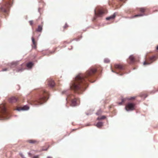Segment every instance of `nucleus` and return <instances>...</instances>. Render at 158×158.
<instances>
[{
	"label": "nucleus",
	"mask_w": 158,
	"mask_h": 158,
	"mask_svg": "<svg viewBox=\"0 0 158 158\" xmlns=\"http://www.w3.org/2000/svg\"><path fill=\"white\" fill-rule=\"evenodd\" d=\"M96 72L95 69H92L88 70L86 74H79L74 79L70 84L71 89L81 93L85 89V86L86 85V80H89Z\"/></svg>",
	"instance_id": "obj_1"
},
{
	"label": "nucleus",
	"mask_w": 158,
	"mask_h": 158,
	"mask_svg": "<svg viewBox=\"0 0 158 158\" xmlns=\"http://www.w3.org/2000/svg\"><path fill=\"white\" fill-rule=\"evenodd\" d=\"M7 114L6 107L4 104L0 105V119H5L8 118L6 116Z\"/></svg>",
	"instance_id": "obj_2"
},
{
	"label": "nucleus",
	"mask_w": 158,
	"mask_h": 158,
	"mask_svg": "<svg viewBox=\"0 0 158 158\" xmlns=\"http://www.w3.org/2000/svg\"><path fill=\"white\" fill-rule=\"evenodd\" d=\"M44 92L46 94V95H44L43 96L40 97L38 99L34 101L35 102H37V103H34L35 105H37L38 104L41 105L43 103L41 102L42 101H45L46 100L48 99L47 95L48 94L45 91H44Z\"/></svg>",
	"instance_id": "obj_3"
},
{
	"label": "nucleus",
	"mask_w": 158,
	"mask_h": 158,
	"mask_svg": "<svg viewBox=\"0 0 158 158\" xmlns=\"http://www.w3.org/2000/svg\"><path fill=\"white\" fill-rule=\"evenodd\" d=\"M10 5H11L10 2H7L6 4L1 7V10L5 13H7Z\"/></svg>",
	"instance_id": "obj_4"
},
{
	"label": "nucleus",
	"mask_w": 158,
	"mask_h": 158,
	"mask_svg": "<svg viewBox=\"0 0 158 158\" xmlns=\"http://www.w3.org/2000/svg\"><path fill=\"white\" fill-rule=\"evenodd\" d=\"M94 14L96 16H101L104 12L99 7L96 8L94 10Z\"/></svg>",
	"instance_id": "obj_5"
},
{
	"label": "nucleus",
	"mask_w": 158,
	"mask_h": 158,
	"mask_svg": "<svg viewBox=\"0 0 158 158\" xmlns=\"http://www.w3.org/2000/svg\"><path fill=\"white\" fill-rule=\"evenodd\" d=\"M134 105L131 103H129L125 107V110L127 111L133 110L134 109Z\"/></svg>",
	"instance_id": "obj_6"
},
{
	"label": "nucleus",
	"mask_w": 158,
	"mask_h": 158,
	"mask_svg": "<svg viewBox=\"0 0 158 158\" xmlns=\"http://www.w3.org/2000/svg\"><path fill=\"white\" fill-rule=\"evenodd\" d=\"M155 56H153L152 57L150 58L148 61V62H146V61H144L143 62V65L149 64H151L153 62V61L155 60Z\"/></svg>",
	"instance_id": "obj_7"
},
{
	"label": "nucleus",
	"mask_w": 158,
	"mask_h": 158,
	"mask_svg": "<svg viewBox=\"0 0 158 158\" xmlns=\"http://www.w3.org/2000/svg\"><path fill=\"white\" fill-rule=\"evenodd\" d=\"M18 61L13 62L11 63H9L7 65L10 66V68L15 67L18 64Z\"/></svg>",
	"instance_id": "obj_8"
},
{
	"label": "nucleus",
	"mask_w": 158,
	"mask_h": 158,
	"mask_svg": "<svg viewBox=\"0 0 158 158\" xmlns=\"http://www.w3.org/2000/svg\"><path fill=\"white\" fill-rule=\"evenodd\" d=\"M78 99H74L72 100L71 102V106H75L78 105Z\"/></svg>",
	"instance_id": "obj_9"
},
{
	"label": "nucleus",
	"mask_w": 158,
	"mask_h": 158,
	"mask_svg": "<svg viewBox=\"0 0 158 158\" xmlns=\"http://www.w3.org/2000/svg\"><path fill=\"white\" fill-rule=\"evenodd\" d=\"M29 109V107L27 105L24 106L23 107L21 108H18L17 110L19 111L21 110H27Z\"/></svg>",
	"instance_id": "obj_10"
},
{
	"label": "nucleus",
	"mask_w": 158,
	"mask_h": 158,
	"mask_svg": "<svg viewBox=\"0 0 158 158\" xmlns=\"http://www.w3.org/2000/svg\"><path fill=\"white\" fill-rule=\"evenodd\" d=\"M115 68L116 69H118L119 70H123V68L121 65L118 64H116L115 65Z\"/></svg>",
	"instance_id": "obj_11"
},
{
	"label": "nucleus",
	"mask_w": 158,
	"mask_h": 158,
	"mask_svg": "<svg viewBox=\"0 0 158 158\" xmlns=\"http://www.w3.org/2000/svg\"><path fill=\"white\" fill-rule=\"evenodd\" d=\"M55 84V83L53 80H50L48 81V85L51 87H53L54 86Z\"/></svg>",
	"instance_id": "obj_12"
},
{
	"label": "nucleus",
	"mask_w": 158,
	"mask_h": 158,
	"mask_svg": "<svg viewBox=\"0 0 158 158\" xmlns=\"http://www.w3.org/2000/svg\"><path fill=\"white\" fill-rule=\"evenodd\" d=\"M17 100V99L15 97H13L9 99V101L10 102L13 103L16 102Z\"/></svg>",
	"instance_id": "obj_13"
},
{
	"label": "nucleus",
	"mask_w": 158,
	"mask_h": 158,
	"mask_svg": "<svg viewBox=\"0 0 158 158\" xmlns=\"http://www.w3.org/2000/svg\"><path fill=\"white\" fill-rule=\"evenodd\" d=\"M116 16L115 13H114L113 15L108 17L106 18V20H109L111 19H114Z\"/></svg>",
	"instance_id": "obj_14"
},
{
	"label": "nucleus",
	"mask_w": 158,
	"mask_h": 158,
	"mask_svg": "<svg viewBox=\"0 0 158 158\" xmlns=\"http://www.w3.org/2000/svg\"><path fill=\"white\" fill-rule=\"evenodd\" d=\"M33 65V63L32 62H29L27 64V67L29 69H31Z\"/></svg>",
	"instance_id": "obj_15"
},
{
	"label": "nucleus",
	"mask_w": 158,
	"mask_h": 158,
	"mask_svg": "<svg viewBox=\"0 0 158 158\" xmlns=\"http://www.w3.org/2000/svg\"><path fill=\"white\" fill-rule=\"evenodd\" d=\"M103 123L102 122H98L97 123L96 126L98 128L101 127L103 125Z\"/></svg>",
	"instance_id": "obj_16"
},
{
	"label": "nucleus",
	"mask_w": 158,
	"mask_h": 158,
	"mask_svg": "<svg viewBox=\"0 0 158 158\" xmlns=\"http://www.w3.org/2000/svg\"><path fill=\"white\" fill-rule=\"evenodd\" d=\"M42 29V26L39 25L38 26V28L36 30V31L38 32H41Z\"/></svg>",
	"instance_id": "obj_17"
},
{
	"label": "nucleus",
	"mask_w": 158,
	"mask_h": 158,
	"mask_svg": "<svg viewBox=\"0 0 158 158\" xmlns=\"http://www.w3.org/2000/svg\"><path fill=\"white\" fill-rule=\"evenodd\" d=\"M140 96L141 97L144 98H145L148 96V95L145 94L141 93L140 94Z\"/></svg>",
	"instance_id": "obj_18"
},
{
	"label": "nucleus",
	"mask_w": 158,
	"mask_h": 158,
	"mask_svg": "<svg viewBox=\"0 0 158 158\" xmlns=\"http://www.w3.org/2000/svg\"><path fill=\"white\" fill-rule=\"evenodd\" d=\"M129 59L130 60L131 62H133L134 60V58L132 55H131L129 57Z\"/></svg>",
	"instance_id": "obj_19"
},
{
	"label": "nucleus",
	"mask_w": 158,
	"mask_h": 158,
	"mask_svg": "<svg viewBox=\"0 0 158 158\" xmlns=\"http://www.w3.org/2000/svg\"><path fill=\"white\" fill-rule=\"evenodd\" d=\"M28 142L30 143H35L37 142V141L35 140H30L28 141Z\"/></svg>",
	"instance_id": "obj_20"
},
{
	"label": "nucleus",
	"mask_w": 158,
	"mask_h": 158,
	"mask_svg": "<svg viewBox=\"0 0 158 158\" xmlns=\"http://www.w3.org/2000/svg\"><path fill=\"white\" fill-rule=\"evenodd\" d=\"M106 118V117L105 116H102L100 117H98L97 119L98 120H100L102 119H103Z\"/></svg>",
	"instance_id": "obj_21"
},
{
	"label": "nucleus",
	"mask_w": 158,
	"mask_h": 158,
	"mask_svg": "<svg viewBox=\"0 0 158 158\" xmlns=\"http://www.w3.org/2000/svg\"><path fill=\"white\" fill-rule=\"evenodd\" d=\"M24 69L23 68H18L16 69V72H21L23 71L24 70Z\"/></svg>",
	"instance_id": "obj_22"
},
{
	"label": "nucleus",
	"mask_w": 158,
	"mask_h": 158,
	"mask_svg": "<svg viewBox=\"0 0 158 158\" xmlns=\"http://www.w3.org/2000/svg\"><path fill=\"white\" fill-rule=\"evenodd\" d=\"M126 99V98H122V102H120L118 103V104L119 105H122V103L124 102V101Z\"/></svg>",
	"instance_id": "obj_23"
},
{
	"label": "nucleus",
	"mask_w": 158,
	"mask_h": 158,
	"mask_svg": "<svg viewBox=\"0 0 158 158\" xmlns=\"http://www.w3.org/2000/svg\"><path fill=\"white\" fill-rule=\"evenodd\" d=\"M110 62V60L109 59L105 58L104 60V62L105 63H108Z\"/></svg>",
	"instance_id": "obj_24"
},
{
	"label": "nucleus",
	"mask_w": 158,
	"mask_h": 158,
	"mask_svg": "<svg viewBox=\"0 0 158 158\" xmlns=\"http://www.w3.org/2000/svg\"><path fill=\"white\" fill-rule=\"evenodd\" d=\"M32 43L34 45L35 47H35V42L34 39L33 37H32Z\"/></svg>",
	"instance_id": "obj_25"
},
{
	"label": "nucleus",
	"mask_w": 158,
	"mask_h": 158,
	"mask_svg": "<svg viewBox=\"0 0 158 158\" xmlns=\"http://www.w3.org/2000/svg\"><path fill=\"white\" fill-rule=\"evenodd\" d=\"M144 15V14H139L135 15L134 17H137L138 16H143Z\"/></svg>",
	"instance_id": "obj_26"
},
{
	"label": "nucleus",
	"mask_w": 158,
	"mask_h": 158,
	"mask_svg": "<svg viewBox=\"0 0 158 158\" xmlns=\"http://www.w3.org/2000/svg\"><path fill=\"white\" fill-rule=\"evenodd\" d=\"M68 91L67 90H64V91H63L62 92V94H67V92Z\"/></svg>",
	"instance_id": "obj_27"
},
{
	"label": "nucleus",
	"mask_w": 158,
	"mask_h": 158,
	"mask_svg": "<svg viewBox=\"0 0 158 158\" xmlns=\"http://www.w3.org/2000/svg\"><path fill=\"white\" fill-rule=\"evenodd\" d=\"M19 155L21 156L22 157V158H26L25 156L23 155V154L22 153H20Z\"/></svg>",
	"instance_id": "obj_28"
},
{
	"label": "nucleus",
	"mask_w": 158,
	"mask_h": 158,
	"mask_svg": "<svg viewBox=\"0 0 158 158\" xmlns=\"http://www.w3.org/2000/svg\"><path fill=\"white\" fill-rule=\"evenodd\" d=\"M145 9L143 8H141L140 9V10L141 12H143L145 11Z\"/></svg>",
	"instance_id": "obj_29"
},
{
	"label": "nucleus",
	"mask_w": 158,
	"mask_h": 158,
	"mask_svg": "<svg viewBox=\"0 0 158 158\" xmlns=\"http://www.w3.org/2000/svg\"><path fill=\"white\" fill-rule=\"evenodd\" d=\"M135 98V97H131L130 98H127V99H128L129 100H131L134 99Z\"/></svg>",
	"instance_id": "obj_30"
},
{
	"label": "nucleus",
	"mask_w": 158,
	"mask_h": 158,
	"mask_svg": "<svg viewBox=\"0 0 158 158\" xmlns=\"http://www.w3.org/2000/svg\"><path fill=\"white\" fill-rule=\"evenodd\" d=\"M7 70H8V69L7 68H5V69H3L2 70V71L4 72V71H7Z\"/></svg>",
	"instance_id": "obj_31"
},
{
	"label": "nucleus",
	"mask_w": 158,
	"mask_h": 158,
	"mask_svg": "<svg viewBox=\"0 0 158 158\" xmlns=\"http://www.w3.org/2000/svg\"><path fill=\"white\" fill-rule=\"evenodd\" d=\"M39 158V155H37L36 156H33V157H32V158Z\"/></svg>",
	"instance_id": "obj_32"
},
{
	"label": "nucleus",
	"mask_w": 158,
	"mask_h": 158,
	"mask_svg": "<svg viewBox=\"0 0 158 158\" xmlns=\"http://www.w3.org/2000/svg\"><path fill=\"white\" fill-rule=\"evenodd\" d=\"M29 23L31 25H32L33 23V21L32 20H30L29 21Z\"/></svg>",
	"instance_id": "obj_33"
},
{
	"label": "nucleus",
	"mask_w": 158,
	"mask_h": 158,
	"mask_svg": "<svg viewBox=\"0 0 158 158\" xmlns=\"http://www.w3.org/2000/svg\"><path fill=\"white\" fill-rule=\"evenodd\" d=\"M111 71L112 72H113V73H115L116 74H118V73L117 72H115V71H114L112 69L111 70Z\"/></svg>",
	"instance_id": "obj_34"
},
{
	"label": "nucleus",
	"mask_w": 158,
	"mask_h": 158,
	"mask_svg": "<svg viewBox=\"0 0 158 158\" xmlns=\"http://www.w3.org/2000/svg\"><path fill=\"white\" fill-rule=\"evenodd\" d=\"M101 112V110H99V111H98V112L97 113H96V114L97 115H98V114H99V112Z\"/></svg>",
	"instance_id": "obj_35"
},
{
	"label": "nucleus",
	"mask_w": 158,
	"mask_h": 158,
	"mask_svg": "<svg viewBox=\"0 0 158 158\" xmlns=\"http://www.w3.org/2000/svg\"><path fill=\"white\" fill-rule=\"evenodd\" d=\"M28 155L29 156H31V154L30 152L28 153Z\"/></svg>",
	"instance_id": "obj_36"
},
{
	"label": "nucleus",
	"mask_w": 158,
	"mask_h": 158,
	"mask_svg": "<svg viewBox=\"0 0 158 158\" xmlns=\"http://www.w3.org/2000/svg\"><path fill=\"white\" fill-rule=\"evenodd\" d=\"M67 26V24H65V26H64V28H66Z\"/></svg>",
	"instance_id": "obj_37"
},
{
	"label": "nucleus",
	"mask_w": 158,
	"mask_h": 158,
	"mask_svg": "<svg viewBox=\"0 0 158 158\" xmlns=\"http://www.w3.org/2000/svg\"><path fill=\"white\" fill-rule=\"evenodd\" d=\"M48 150V148H46L45 149H43L42 150L43 151H47Z\"/></svg>",
	"instance_id": "obj_38"
},
{
	"label": "nucleus",
	"mask_w": 158,
	"mask_h": 158,
	"mask_svg": "<svg viewBox=\"0 0 158 158\" xmlns=\"http://www.w3.org/2000/svg\"><path fill=\"white\" fill-rule=\"evenodd\" d=\"M47 158H52V157L50 156H48Z\"/></svg>",
	"instance_id": "obj_39"
},
{
	"label": "nucleus",
	"mask_w": 158,
	"mask_h": 158,
	"mask_svg": "<svg viewBox=\"0 0 158 158\" xmlns=\"http://www.w3.org/2000/svg\"><path fill=\"white\" fill-rule=\"evenodd\" d=\"M119 1H121V2H124V0H119Z\"/></svg>",
	"instance_id": "obj_40"
},
{
	"label": "nucleus",
	"mask_w": 158,
	"mask_h": 158,
	"mask_svg": "<svg viewBox=\"0 0 158 158\" xmlns=\"http://www.w3.org/2000/svg\"><path fill=\"white\" fill-rule=\"evenodd\" d=\"M156 49L158 50V46L156 47Z\"/></svg>",
	"instance_id": "obj_41"
},
{
	"label": "nucleus",
	"mask_w": 158,
	"mask_h": 158,
	"mask_svg": "<svg viewBox=\"0 0 158 158\" xmlns=\"http://www.w3.org/2000/svg\"><path fill=\"white\" fill-rule=\"evenodd\" d=\"M119 75H121V76H122V75H123V74L121 73V74H120Z\"/></svg>",
	"instance_id": "obj_42"
},
{
	"label": "nucleus",
	"mask_w": 158,
	"mask_h": 158,
	"mask_svg": "<svg viewBox=\"0 0 158 158\" xmlns=\"http://www.w3.org/2000/svg\"><path fill=\"white\" fill-rule=\"evenodd\" d=\"M86 114L87 115H88L89 114Z\"/></svg>",
	"instance_id": "obj_43"
}]
</instances>
